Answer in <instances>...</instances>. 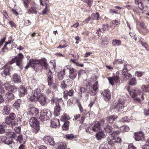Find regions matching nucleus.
Segmentation results:
<instances>
[{
    "instance_id": "f257e3e1",
    "label": "nucleus",
    "mask_w": 149,
    "mask_h": 149,
    "mask_svg": "<svg viewBox=\"0 0 149 149\" xmlns=\"http://www.w3.org/2000/svg\"><path fill=\"white\" fill-rule=\"evenodd\" d=\"M93 85L91 86L92 84L91 82H88V85H87L86 89L84 88H80L79 90L81 92V96L83 93L86 92L87 93H89L91 95H94L97 93V91L98 89L97 86L98 81H95L94 82Z\"/></svg>"
},
{
    "instance_id": "f03ea898",
    "label": "nucleus",
    "mask_w": 149,
    "mask_h": 149,
    "mask_svg": "<svg viewBox=\"0 0 149 149\" xmlns=\"http://www.w3.org/2000/svg\"><path fill=\"white\" fill-rule=\"evenodd\" d=\"M31 126L33 128L32 131L35 134L37 133L40 130L39 122L35 117L31 118L29 121Z\"/></svg>"
},
{
    "instance_id": "7ed1b4c3",
    "label": "nucleus",
    "mask_w": 149,
    "mask_h": 149,
    "mask_svg": "<svg viewBox=\"0 0 149 149\" xmlns=\"http://www.w3.org/2000/svg\"><path fill=\"white\" fill-rule=\"evenodd\" d=\"M45 61L44 58L41 59L40 60H34L33 59H31L29 60V62L27 63V65L25 67V68L27 69L30 67L33 68L36 64L40 63H42V64H44L45 67H47V65Z\"/></svg>"
},
{
    "instance_id": "20e7f679",
    "label": "nucleus",
    "mask_w": 149,
    "mask_h": 149,
    "mask_svg": "<svg viewBox=\"0 0 149 149\" xmlns=\"http://www.w3.org/2000/svg\"><path fill=\"white\" fill-rule=\"evenodd\" d=\"M50 111L48 110H44L40 113L39 118L41 121H46L51 117Z\"/></svg>"
},
{
    "instance_id": "39448f33",
    "label": "nucleus",
    "mask_w": 149,
    "mask_h": 149,
    "mask_svg": "<svg viewBox=\"0 0 149 149\" xmlns=\"http://www.w3.org/2000/svg\"><path fill=\"white\" fill-rule=\"evenodd\" d=\"M16 116V115L14 113H10L9 116L6 117L5 118V123L12 128H13L15 126V123L12 120L15 119Z\"/></svg>"
},
{
    "instance_id": "423d86ee",
    "label": "nucleus",
    "mask_w": 149,
    "mask_h": 149,
    "mask_svg": "<svg viewBox=\"0 0 149 149\" xmlns=\"http://www.w3.org/2000/svg\"><path fill=\"white\" fill-rule=\"evenodd\" d=\"M60 100L57 98H53L51 100L52 104H54L55 105L54 108V113L56 116H58L60 113V107L58 102Z\"/></svg>"
},
{
    "instance_id": "0eeeda50",
    "label": "nucleus",
    "mask_w": 149,
    "mask_h": 149,
    "mask_svg": "<svg viewBox=\"0 0 149 149\" xmlns=\"http://www.w3.org/2000/svg\"><path fill=\"white\" fill-rule=\"evenodd\" d=\"M104 120L102 119L99 122L93 123L91 125V127L93 131H100L102 129V125H104Z\"/></svg>"
},
{
    "instance_id": "6e6552de",
    "label": "nucleus",
    "mask_w": 149,
    "mask_h": 149,
    "mask_svg": "<svg viewBox=\"0 0 149 149\" xmlns=\"http://www.w3.org/2000/svg\"><path fill=\"white\" fill-rule=\"evenodd\" d=\"M24 57L23 55L21 53H19L15 58L10 61V64H12L15 62L17 65L21 68H22V60Z\"/></svg>"
},
{
    "instance_id": "1a4fd4ad",
    "label": "nucleus",
    "mask_w": 149,
    "mask_h": 149,
    "mask_svg": "<svg viewBox=\"0 0 149 149\" xmlns=\"http://www.w3.org/2000/svg\"><path fill=\"white\" fill-rule=\"evenodd\" d=\"M32 93H30L29 94V99L31 100H36L39 97L40 95H41L40 90L38 88L35 89L33 91L30 89Z\"/></svg>"
},
{
    "instance_id": "9d476101",
    "label": "nucleus",
    "mask_w": 149,
    "mask_h": 149,
    "mask_svg": "<svg viewBox=\"0 0 149 149\" xmlns=\"http://www.w3.org/2000/svg\"><path fill=\"white\" fill-rule=\"evenodd\" d=\"M124 100L123 98L119 100L118 102L113 108V111L115 112H118L121 111L124 107Z\"/></svg>"
},
{
    "instance_id": "9b49d317",
    "label": "nucleus",
    "mask_w": 149,
    "mask_h": 149,
    "mask_svg": "<svg viewBox=\"0 0 149 149\" xmlns=\"http://www.w3.org/2000/svg\"><path fill=\"white\" fill-rule=\"evenodd\" d=\"M45 62L46 64L47 67H45L44 64L41 63H40L38 64H36L35 67L33 68V69L37 72H41L43 69V66L45 69L47 70L48 67V64L46 62V60L45 58Z\"/></svg>"
},
{
    "instance_id": "f8f14e48",
    "label": "nucleus",
    "mask_w": 149,
    "mask_h": 149,
    "mask_svg": "<svg viewBox=\"0 0 149 149\" xmlns=\"http://www.w3.org/2000/svg\"><path fill=\"white\" fill-rule=\"evenodd\" d=\"M129 93L131 97L134 98V100L135 101L138 102H139L141 103V100L140 99L137 97H136L138 94L139 95L141 93V92L139 90H132Z\"/></svg>"
},
{
    "instance_id": "ddd939ff",
    "label": "nucleus",
    "mask_w": 149,
    "mask_h": 149,
    "mask_svg": "<svg viewBox=\"0 0 149 149\" xmlns=\"http://www.w3.org/2000/svg\"><path fill=\"white\" fill-rule=\"evenodd\" d=\"M109 83L112 86L114 83H118L119 82V73L117 72L116 73V75L112 77H108L107 78Z\"/></svg>"
},
{
    "instance_id": "4468645a",
    "label": "nucleus",
    "mask_w": 149,
    "mask_h": 149,
    "mask_svg": "<svg viewBox=\"0 0 149 149\" xmlns=\"http://www.w3.org/2000/svg\"><path fill=\"white\" fill-rule=\"evenodd\" d=\"M60 125L59 121L58 119L54 118L51 119L50 125V127H51L53 128L58 127Z\"/></svg>"
},
{
    "instance_id": "2eb2a0df",
    "label": "nucleus",
    "mask_w": 149,
    "mask_h": 149,
    "mask_svg": "<svg viewBox=\"0 0 149 149\" xmlns=\"http://www.w3.org/2000/svg\"><path fill=\"white\" fill-rule=\"evenodd\" d=\"M29 114L32 116H36L38 113L39 110L34 107H31L29 109Z\"/></svg>"
},
{
    "instance_id": "dca6fc26",
    "label": "nucleus",
    "mask_w": 149,
    "mask_h": 149,
    "mask_svg": "<svg viewBox=\"0 0 149 149\" xmlns=\"http://www.w3.org/2000/svg\"><path fill=\"white\" fill-rule=\"evenodd\" d=\"M43 140L47 144L52 146L54 144V139L49 136H44Z\"/></svg>"
},
{
    "instance_id": "f3484780",
    "label": "nucleus",
    "mask_w": 149,
    "mask_h": 149,
    "mask_svg": "<svg viewBox=\"0 0 149 149\" xmlns=\"http://www.w3.org/2000/svg\"><path fill=\"white\" fill-rule=\"evenodd\" d=\"M4 98L6 102H9L14 99V96L13 93L8 92L5 94Z\"/></svg>"
},
{
    "instance_id": "a211bd4d",
    "label": "nucleus",
    "mask_w": 149,
    "mask_h": 149,
    "mask_svg": "<svg viewBox=\"0 0 149 149\" xmlns=\"http://www.w3.org/2000/svg\"><path fill=\"white\" fill-rule=\"evenodd\" d=\"M40 103L43 106L45 105L46 103V98L45 96L43 95L42 93L40 95L39 97L37 99Z\"/></svg>"
},
{
    "instance_id": "6ab92c4d",
    "label": "nucleus",
    "mask_w": 149,
    "mask_h": 149,
    "mask_svg": "<svg viewBox=\"0 0 149 149\" xmlns=\"http://www.w3.org/2000/svg\"><path fill=\"white\" fill-rule=\"evenodd\" d=\"M74 92L73 89H71L69 91L65 90L63 93V97L65 100L68 99V96H72L73 95Z\"/></svg>"
},
{
    "instance_id": "aec40b11",
    "label": "nucleus",
    "mask_w": 149,
    "mask_h": 149,
    "mask_svg": "<svg viewBox=\"0 0 149 149\" xmlns=\"http://www.w3.org/2000/svg\"><path fill=\"white\" fill-rule=\"evenodd\" d=\"M2 142L4 143L5 144L9 145L11 144L13 142V139L7 136H3L1 139Z\"/></svg>"
},
{
    "instance_id": "412c9836",
    "label": "nucleus",
    "mask_w": 149,
    "mask_h": 149,
    "mask_svg": "<svg viewBox=\"0 0 149 149\" xmlns=\"http://www.w3.org/2000/svg\"><path fill=\"white\" fill-rule=\"evenodd\" d=\"M101 94L107 100H109L111 98V93L109 90H104L102 91L101 93Z\"/></svg>"
},
{
    "instance_id": "4be33fe9",
    "label": "nucleus",
    "mask_w": 149,
    "mask_h": 149,
    "mask_svg": "<svg viewBox=\"0 0 149 149\" xmlns=\"http://www.w3.org/2000/svg\"><path fill=\"white\" fill-rule=\"evenodd\" d=\"M99 132L96 134L95 136L97 139L98 140H101L102 139L105 138L106 135L102 131V129Z\"/></svg>"
},
{
    "instance_id": "5701e85b",
    "label": "nucleus",
    "mask_w": 149,
    "mask_h": 149,
    "mask_svg": "<svg viewBox=\"0 0 149 149\" xmlns=\"http://www.w3.org/2000/svg\"><path fill=\"white\" fill-rule=\"evenodd\" d=\"M144 135L141 132L136 133L134 134V138L136 141H139L142 140L143 138Z\"/></svg>"
},
{
    "instance_id": "b1692460",
    "label": "nucleus",
    "mask_w": 149,
    "mask_h": 149,
    "mask_svg": "<svg viewBox=\"0 0 149 149\" xmlns=\"http://www.w3.org/2000/svg\"><path fill=\"white\" fill-rule=\"evenodd\" d=\"M11 107L9 105H5L3 106L2 110V113L4 115H8L10 112Z\"/></svg>"
},
{
    "instance_id": "393cba45",
    "label": "nucleus",
    "mask_w": 149,
    "mask_h": 149,
    "mask_svg": "<svg viewBox=\"0 0 149 149\" xmlns=\"http://www.w3.org/2000/svg\"><path fill=\"white\" fill-rule=\"evenodd\" d=\"M77 74L76 70L72 68L69 72V77L70 79H74L77 76Z\"/></svg>"
},
{
    "instance_id": "a878e982",
    "label": "nucleus",
    "mask_w": 149,
    "mask_h": 149,
    "mask_svg": "<svg viewBox=\"0 0 149 149\" xmlns=\"http://www.w3.org/2000/svg\"><path fill=\"white\" fill-rule=\"evenodd\" d=\"M18 91L19 93V95L20 96L23 97L27 94V91L23 86H21L19 88Z\"/></svg>"
},
{
    "instance_id": "bb28decb",
    "label": "nucleus",
    "mask_w": 149,
    "mask_h": 149,
    "mask_svg": "<svg viewBox=\"0 0 149 149\" xmlns=\"http://www.w3.org/2000/svg\"><path fill=\"white\" fill-rule=\"evenodd\" d=\"M47 77L48 85L49 86H50L52 84L53 75L52 72L49 70V72L48 73Z\"/></svg>"
},
{
    "instance_id": "cd10ccee",
    "label": "nucleus",
    "mask_w": 149,
    "mask_h": 149,
    "mask_svg": "<svg viewBox=\"0 0 149 149\" xmlns=\"http://www.w3.org/2000/svg\"><path fill=\"white\" fill-rule=\"evenodd\" d=\"M118 118V116L116 115H113L108 116L107 118V120L108 123H112Z\"/></svg>"
},
{
    "instance_id": "c85d7f7f",
    "label": "nucleus",
    "mask_w": 149,
    "mask_h": 149,
    "mask_svg": "<svg viewBox=\"0 0 149 149\" xmlns=\"http://www.w3.org/2000/svg\"><path fill=\"white\" fill-rule=\"evenodd\" d=\"M102 127H103L104 130L105 132L108 133H110L113 130L112 127L111 126L105 123L104 122V125H102Z\"/></svg>"
},
{
    "instance_id": "c756f323",
    "label": "nucleus",
    "mask_w": 149,
    "mask_h": 149,
    "mask_svg": "<svg viewBox=\"0 0 149 149\" xmlns=\"http://www.w3.org/2000/svg\"><path fill=\"white\" fill-rule=\"evenodd\" d=\"M12 80L14 83H18L20 81V76L16 73H15L13 75Z\"/></svg>"
},
{
    "instance_id": "7c9ffc66",
    "label": "nucleus",
    "mask_w": 149,
    "mask_h": 149,
    "mask_svg": "<svg viewBox=\"0 0 149 149\" xmlns=\"http://www.w3.org/2000/svg\"><path fill=\"white\" fill-rule=\"evenodd\" d=\"M10 69V67H6L2 73L3 76H6L8 75L9 74V71Z\"/></svg>"
},
{
    "instance_id": "2f4dec72",
    "label": "nucleus",
    "mask_w": 149,
    "mask_h": 149,
    "mask_svg": "<svg viewBox=\"0 0 149 149\" xmlns=\"http://www.w3.org/2000/svg\"><path fill=\"white\" fill-rule=\"evenodd\" d=\"M108 25L107 24L103 25L102 26V29H100L98 30L96 32V33L98 35L100 33V32H104L108 28Z\"/></svg>"
},
{
    "instance_id": "473e14b6",
    "label": "nucleus",
    "mask_w": 149,
    "mask_h": 149,
    "mask_svg": "<svg viewBox=\"0 0 149 149\" xmlns=\"http://www.w3.org/2000/svg\"><path fill=\"white\" fill-rule=\"evenodd\" d=\"M7 136L8 138H10L13 139H16L17 138V135L14 132H8L7 134Z\"/></svg>"
},
{
    "instance_id": "72a5a7b5",
    "label": "nucleus",
    "mask_w": 149,
    "mask_h": 149,
    "mask_svg": "<svg viewBox=\"0 0 149 149\" xmlns=\"http://www.w3.org/2000/svg\"><path fill=\"white\" fill-rule=\"evenodd\" d=\"M6 123H3L2 124L0 125V134H3L5 132V129L6 127Z\"/></svg>"
},
{
    "instance_id": "f704fd0d",
    "label": "nucleus",
    "mask_w": 149,
    "mask_h": 149,
    "mask_svg": "<svg viewBox=\"0 0 149 149\" xmlns=\"http://www.w3.org/2000/svg\"><path fill=\"white\" fill-rule=\"evenodd\" d=\"M65 143L62 142H59L57 146V149H65L66 148Z\"/></svg>"
},
{
    "instance_id": "c9c22d12",
    "label": "nucleus",
    "mask_w": 149,
    "mask_h": 149,
    "mask_svg": "<svg viewBox=\"0 0 149 149\" xmlns=\"http://www.w3.org/2000/svg\"><path fill=\"white\" fill-rule=\"evenodd\" d=\"M121 42L120 40L114 39L112 41V45L113 46H120L121 45Z\"/></svg>"
},
{
    "instance_id": "e433bc0d",
    "label": "nucleus",
    "mask_w": 149,
    "mask_h": 149,
    "mask_svg": "<svg viewBox=\"0 0 149 149\" xmlns=\"http://www.w3.org/2000/svg\"><path fill=\"white\" fill-rule=\"evenodd\" d=\"M72 68L70 67L69 66H65L62 72L65 74L68 72L69 73Z\"/></svg>"
},
{
    "instance_id": "4c0bfd02",
    "label": "nucleus",
    "mask_w": 149,
    "mask_h": 149,
    "mask_svg": "<svg viewBox=\"0 0 149 149\" xmlns=\"http://www.w3.org/2000/svg\"><path fill=\"white\" fill-rule=\"evenodd\" d=\"M113 139L114 138L112 134H111L107 138V140L108 142V144L111 146L113 145V142L112 141L113 140Z\"/></svg>"
},
{
    "instance_id": "58836bf2",
    "label": "nucleus",
    "mask_w": 149,
    "mask_h": 149,
    "mask_svg": "<svg viewBox=\"0 0 149 149\" xmlns=\"http://www.w3.org/2000/svg\"><path fill=\"white\" fill-rule=\"evenodd\" d=\"M21 101L20 99L17 100L13 104V105L16 109L19 108Z\"/></svg>"
},
{
    "instance_id": "ea45409f",
    "label": "nucleus",
    "mask_w": 149,
    "mask_h": 149,
    "mask_svg": "<svg viewBox=\"0 0 149 149\" xmlns=\"http://www.w3.org/2000/svg\"><path fill=\"white\" fill-rule=\"evenodd\" d=\"M124 68L122 71V72H124L125 70L126 71L125 72H127L128 70H130L131 69V66L129 65H127L126 63L124 64Z\"/></svg>"
},
{
    "instance_id": "a19ab883",
    "label": "nucleus",
    "mask_w": 149,
    "mask_h": 149,
    "mask_svg": "<svg viewBox=\"0 0 149 149\" xmlns=\"http://www.w3.org/2000/svg\"><path fill=\"white\" fill-rule=\"evenodd\" d=\"M129 130V127L126 125H123L121 127L120 131L121 132H127Z\"/></svg>"
},
{
    "instance_id": "79ce46f5",
    "label": "nucleus",
    "mask_w": 149,
    "mask_h": 149,
    "mask_svg": "<svg viewBox=\"0 0 149 149\" xmlns=\"http://www.w3.org/2000/svg\"><path fill=\"white\" fill-rule=\"evenodd\" d=\"M141 88L144 91L146 92H149V86L148 85H143Z\"/></svg>"
},
{
    "instance_id": "37998d69",
    "label": "nucleus",
    "mask_w": 149,
    "mask_h": 149,
    "mask_svg": "<svg viewBox=\"0 0 149 149\" xmlns=\"http://www.w3.org/2000/svg\"><path fill=\"white\" fill-rule=\"evenodd\" d=\"M99 16V15L98 13H96L95 14L93 13L92 14L91 18L93 19L97 20L98 19Z\"/></svg>"
},
{
    "instance_id": "c03bdc74",
    "label": "nucleus",
    "mask_w": 149,
    "mask_h": 149,
    "mask_svg": "<svg viewBox=\"0 0 149 149\" xmlns=\"http://www.w3.org/2000/svg\"><path fill=\"white\" fill-rule=\"evenodd\" d=\"M32 13L33 14H36V8L35 7H31L28 10V13Z\"/></svg>"
},
{
    "instance_id": "a18cd8bd",
    "label": "nucleus",
    "mask_w": 149,
    "mask_h": 149,
    "mask_svg": "<svg viewBox=\"0 0 149 149\" xmlns=\"http://www.w3.org/2000/svg\"><path fill=\"white\" fill-rule=\"evenodd\" d=\"M122 74L125 77L126 79H128L132 77V75L131 74L128 73L127 72H125V71L123 72Z\"/></svg>"
},
{
    "instance_id": "49530a36",
    "label": "nucleus",
    "mask_w": 149,
    "mask_h": 149,
    "mask_svg": "<svg viewBox=\"0 0 149 149\" xmlns=\"http://www.w3.org/2000/svg\"><path fill=\"white\" fill-rule=\"evenodd\" d=\"M69 123V121H66L64 123L62 126V128L63 130H67L68 129Z\"/></svg>"
},
{
    "instance_id": "de8ad7c7",
    "label": "nucleus",
    "mask_w": 149,
    "mask_h": 149,
    "mask_svg": "<svg viewBox=\"0 0 149 149\" xmlns=\"http://www.w3.org/2000/svg\"><path fill=\"white\" fill-rule=\"evenodd\" d=\"M70 118V117L66 114L64 113L61 116V120L64 121L67 120H68Z\"/></svg>"
},
{
    "instance_id": "09e8293b",
    "label": "nucleus",
    "mask_w": 149,
    "mask_h": 149,
    "mask_svg": "<svg viewBox=\"0 0 149 149\" xmlns=\"http://www.w3.org/2000/svg\"><path fill=\"white\" fill-rule=\"evenodd\" d=\"M3 85L4 86L5 89L9 91L12 85H11L9 84L8 83H5Z\"/></svg>"
},
{
    "instance_id": "8fccbe9b",
    "label": "nucleus",
    "mask_w": 149,
    "mask_h": 149,
    "mask_svg": "<svg viewBox=\"0 0 149 149\" xmlns=\"http://www.w3.org/2000/svg\"><path fill=\"white\" fill-rule=\"evenodd\" d=\"M142 148L143 149H149V139L146 140V144L142 146Z\"/></svg>"
},
{
    "instance_id": "3c124183",
    "label": "nucleus",
    "mask_w": 149,
    "mask_h": 149,
    "mask_svg": "<svg viewBox=\"0 0 149 149\" xmlns=\"http://www.w3.org/2000/svg\"><path fill=\"white\" fill-rule=\"evenodd\" d=\"M121 141V139L119 137H118L117 138L115 139L114 138L113 140L112 141L113 142V145L115 143H120Z\"/></svg>"
},
{
    "instance_id": "603ef678",
    "label": "nucleus",
    "mask_w": 149,
    "mask_h": 149,
    "mask_svg": "<svg viewBox=\"0 0 149 149\" xmlns=\"http://www.w3.org/2000/svg\"><path fill=\"white\" fill-rule=\"evenodd\" d=\"M129 118H128V117H125L124 118H121L119 120V123H123L127 121L129 122Z\"/></svg>"
},
{
    "instance_id": "864d4df0",
    "label": "nucleus",
    "mask_w": 149,
    "mask_h": 149,
    "mask_svg": "<svg viewBox=\"0 0 149 149\" xmlns=\"http://www.w3.org/2000/svg\"><path fill=\"white\" fill-rule=\"evenodd\" d=\"M130 85H134L136 84V81L135 78H132L131 79L130 81H129Z\"/></svg>"
},
{
    "instance_id": "5fc2aeb1",
    "label": "nucleus",
    "mask_w": 149,
    "mask_h": 149,
    "mask_svg": "<svg viewBox=\"0 0 149 149\" xmlns=\"http://www.w3.org/2000/svg\"><path fill=\"white\" fill-rule=\"evenodd\" d=\"M17 90V88H16L15 86H11L9 91L11 92L14 93L16 92Z\"/></svg>"
},
{
    "instance_id": "6e6d98bb",
    "label": "nucleus",
    "mask_w": 149,
    "mask_h": 149,
    "mask_svg": "<svg viewBox=\"0 0 149 149\" xmlns=\"http://www.w3.org/2000/svg\"><path fill=\"white\" fill-rule=\"evenodd\" d=\"M66 137L68 139L72 140L74 138V136L72 134H67L66 135Z\"/></svg>"
},
{
    "instance_id": "4d7b16f0",
    "label": "nucleus",
    "mask_w": 149,
    "mask_h": 149,
    "mask_svg": "<svg viewBox=\"0 0 149 149\" xmlns=\"http://www.w3.org/2000/svg\"><path fill=\"white\" fill-rule=\"evenodd\" d=\"M84 3H87L89 7L91 6L92 1L90 0H82Z\"/></svg>"
},
{
    "instance_id": "13d9d810",
    "label": "nucleus",
    "mask_w": 149,
    "mask_h": 149,
    "mask_svg": "<svg viewBox=\"0 0 149 149\" xmlns=\"http://www.w3.org/2000/svg\"><path fill=\"white\" fill-rule=\"evenodd\" d=\"M45 5H46L44 9L42 12V13L43 14H47L48 11L47 9V3H45Z\"/></svg>"
},
{
    "instance_id": "bf43d9fd",
    "label": "nucleus",
    "mask_w": 149,
    "mask_h": 149,
    "mask_svg": "<svg viewBox=\"0 0 149 149\" xmlns=\"http://www.w3.org/2000/svg\"><path fill=\"white\" fill-rule=\"evenodd\" d=\"M123 123H119V120L118 121L117 123H115L114 124V127L115 128H118L119 127V126H120L121 125H122Z\"/></svg>"
},
{
    "instance_id": "052dcab7",
    "label": "nucleus",
    "mask_w": 149,
    "mask_h": 149,
    "mask_svg": "<svg viewBox=\"0 0 149 149\" xmlns=\"http://www.w3.org/2000/svg\"><path fill=\"white\" fill-rule=\"evenodd\" d=\"M22 139L23 137L21 135H19L18 136H17V138L16 139H15L20 143L22 140Z\"/></svg>"
},
{
    "instance_id": "680f3d73",
    "label": "nucleus",
    "mask_w": 149,
    "mask_h": 149,
    "mask_svg": "<svg viewBox=\"0 0 149 149\" xmlns=\"http://www.w3.org/2000/svg\"><path fill=\"white\" fill-rule=\"evenodd\" d=\"M65 74H64L62 72H60L59 73L58 75V78L60 80H62L63 79V77Z\"/></svg>"
},
{
    "instance_id": "e2e57ef3",
    "label": "nucleus",
    "mask_w": 149,
    "mask_h": 149,
    "mask_svg": "<svg viewBox=\"0 0 149 149\" xmlns=\"http://www.w3.org/2000/svg\"><path fill=\"white\" fill-rule=\"evenodd\" d=\"M144 72H141L136 71V76L138 77H141L143 76Z\"/></svg>"
},
{
    "instance_id": "0e129e2a",
    "label": "nucleus",
    "mask_w": 149,
    "mask_h": 149,
    "mask_svg": "<svg viewBox=\"0 0 149 149\" xmlns=\"http://www.w3.org/2000/svg\"><path fill=\"white\" fill-rule=\"evenodd\" d=\"M123 63V61L121 60H116L113 62L114 65L117 64H121Z\"/></svg>"
},
{
    "instance_id": "69168bd1",
    "label": "nucleus",
    "mask_w": 149,
    "mask_h": 149,
    "mask_svg": "<svg viewBox=\"0 0 149 149\" xmlns=\"http://www.w3.org/2000/svg\"><path fill=\"white\" fill-rule=\"evenodd\" d=\"M107 148L108 147H107V145L104 144H102L100 147V149H107Z\"/></svg>"
},
{
    "instance_id": "338daca9",
    "label": "nucleus",
    "mask_w": 149,
    "mask_h": 149,
    "mask_svg": "<svg viewBox=\"0 0 149 149\" xmlns=\"http://www.w3.org/2000/svg\"><path fill=\"white\" fill-rule=\"evenodd\" d=\"M21 127L20 126L15 127V132L17 133H19L21 132Z\"/></svg>"
},
{
    "instance_id": "774afa93",
    "label": "nucleus",
    "mask_w": 149,
    "mask_h": 149,
    "mask_svg": "<svg viewBox=\"0 0 149 149\" xmlns=\"http://www.w3.org/2000/svg\"><path fill=\"white\" fill-rule=\"evenodd\" d=\"M128 149H136V148L132 144H131L128 145Z\"/></svg>"
}]
</instances>
